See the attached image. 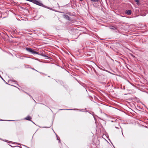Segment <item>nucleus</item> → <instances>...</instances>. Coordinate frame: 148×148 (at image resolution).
I'll return each instance as SVG.
<instances>
[{
  "mask_svg": "<svg viewBox=\"0 0 148 148\" xmlns=\"http://www.w3.org/2000/svg\"><path fill=\"white\" fill-rule=\"evenodd\" d=\"M26 50L27 51L30 52L33 54H40V53L39 52L34 50L33 49L31 48L27 47L26 48Z\"/></svg>",
  "mask_w": 148,
  "mask_h": 148,
  "instance_id": "nucleus-1",
  "label": "nucleus"
},
{
  "mask_svg": "<svg viewBox=\"0 0 148 148\" xmlns=\"http://www.w3.org/2000/svg\"><path fill=\"white\" fill-rule=\"evenodd\" d=\"M28 1L32 2L33 3L40 6H42L43 5V4L36 0H28Z\"/></svg>",
  "mask_w": 148,
  "mask_h": 148,
  "instance_id": "nucleus-2",
  "label": "nucleus"
},
{
  "mask_svg": "<svg viewBox=\"0 0 148 148\" xmlns=\"http://www.w3.org/2000/svg\"><path fill=\"white\" fill-rule=\"evenodd\" d=\"M63 16L66 19L68 20H70V17L68 15L66 14H64L63 15Z\"/></svg>",
  "mask_w": 148,
  "mask_h": 148,
  "instance_id": "nucleus-3",
  "label": "nucleus"
},
{
  "mask_svg": "<svg viewBox=\"0 0 148 148\" xmlns=\"http://www.w3.org/2000/svg\"><path fill=\"white\" fill-rule=\"evenodd\" d=\"M24 119L27 120H31L32 119V118L30 116L28 115L27 117L25 118Z\"/></svg>",
  "mask_w": 148,
  "mask_h": 148,
  "instance_id": "nucleus-4",
  "label": "nucleus"
},
{
  "mask_svg": "<svg viewBox=\"0 0 148 148\" xmlns=\"http://www.w3.org/2000/svg\"><path fill=\"white\" fill-rule=\"evenodd\" d=\"M126 13L128 15H130L132 13V11L130 10H128L127 11Z\"/></svg>",
  "mask_w": 148,
  "mask_h": 148,
  "instance_id": "nucleus-5",
  "label": "nucleus"
},
{
  "mask_svg": "<svg viewBox=\"0 0 148 148\" xmlns=\"http://www.w3.org/2000/svg\"><path fill=\"white\" fill-rule=\"evenodd\" d=\"M39 55H40L41 56H42L45 57H48L45 54H44L43 53H41V54L40 53Z\"/></svg>",
  "mask_w": 148,
  "mask_h": 148,
  "instance_id": "nucleus-6",
  "label": "nucleus"
},
{
  "mask_svg": "<svg viewBox=\"0 0 148 148\" xmlns=\"http://www.w3.org/2000/svg\"><path fill=\"white\" fill-rule=\"evenodd\" d=\"M26 66H29L28 67L29 68H31V69H32L33 70H35L36 71H37L36 70H35V69L34 68H32L31 66H30L29 65H27Z\"/></svg>",
  "mask_w": 148,
  "mask_h": 148,
  "instance_id": "nucleus-7",
  "label": "nucleus"
},
{
  "mask_svg": "<svg viewBox=\"0 0 148 148\" xmlns=\"http://www.w3.org/2000/svg\"><path fill=\"white\" fill-rule=\"evenodd\" d=\"M90 1L93 2H98L99 1V0H90Z\"/></svg>",
  "mask_w": 148,
  "mask_h": 148,
  "instance_id": "nucleus-8",
  "label": "nucleus"
},
{
  "mask_svg": "<svg viewBox=\"0 0 148 148\" xmlns=\"http://www.w3.org/2000/svg\"><path fill=\"white\" fill-rule=\"evenodd\" d=\"M56 136L58 140H59V141L60 142V139L58 137V136L56 134Z\"/></svg>",
  "mask_w": 148,
  "mask_h": 148,
  "instance_id": "nucleus-9",
  "label": "nucleus"
},
{
  "mask_svg": "<svg viewBox=\"0 0 148 148\" xmlns=\"http://www.w3.org/2000/svg\"><path fill=\"white\" fill-rule=\"evenodd\" d=\"M135 1L137 3V4H138V3H139V1L138 0H135Z\"/></svg>",
  "mask_w": 148,
  "mask_h": 148,
  "instance_id": "nucleus-10",
  "label": "nucleus"
},
{
  "mask_svg": "<svg viewBox=\"0 0 148 148\" xmlns=\"http://www.w3.org/2000/svg\"><path fill=\"white\" fill-rule=\"evenodd\" d=\"M131 55L132 56L133 58H135V56H134L133 54H131Z\"/></svg>",
  "mask_w": 148,
  "mask_h": 148,
  "instance_id": "nucleus-11",
  "label": "nucleus"
},
{
  "mask_svg": "<svg viewBox=\"0 0 148 148\" xmlns=\"http://www.w3.org/2000/svg\"><path fill=\"white\" fill-rule=\"evenodd\" d=\"M45 7L46 8H48V9H51L50 8H49V7H46V6H45Z\"/></svg>",
  "mask_w": 148,
  "mask_h": 148,
  "instance_id": "nucleus-12",
  "label": "nucleus"
},
{
  "mask_svg": "<svg viewBox=\"0 0 148 148\" xmlns=\"http://www.w3.org/2000/svg\"><path fill=\"white\" fill-rule=\"evenodd\" d=\"M27 65H26V66L27 67V68H28V67H29V66H26Z\"/></svg>",
  "mask_w": 148,
  "mask_h": 148,
  "instance_id": "nucleus-13",
  "label": "nucleus"
},
{
  "mask_svg": "<svg viewBox=\"0 0 148 148\" xmlns=\"http://www.w3.org/2000/svg\"><path fill=\"white\" fill-rule=\"evenodd\" d=\"M83 0H79V1H82Z\"/></svg>",
  "mask_w": 148,
  "mask_h": 148,
  "instance_id": "nucleus-14",
  "label": "nucleus"
},
{
  "mask_svg": "<svg viewBox=\"0 0 148 148\" xmlns=\"http://www.w3.org/2000/svg\"><path fill=\"white\" fill-rule=\"evenodd\" d=\"M50 127V126L49 127Z\"/></svg>",
  "mask_w": 148,
  "mask_h": 148,
  "instance_id": "nucleus-15",
  "label": "nucleus"
},
{
  "mask_svg": "<svg viewBox=\"0 0 148 148\" xmlns=\"http://www.w3.org/2000/svg\"><path fill=\"white\" fill-rule=\"evenodd\" d=\"M0 120H2V119H0Z\"/></svg>",
  "mask_w": 148,
  "mask_h": 148,
  "instance_id": "nucleus-16",
  "label": "nucleus"
},
{
  "mask_svg": "<svg viewBox=\"0 0 148 148\" xmlns=\"http://www.w3.org/2000/svg\"><path fill=\"white\" fill-rule=\"evenodd\" d=\"M111 121L112 122H113V121Z\"/></svg>",
  "mask_w": 148,
  "mask_h": 148,
  "instance_id": "nucleus-17",
  "label": "nucleus"
},
{
  "mask_svg": "<svg viewBox=\"0 0 148 148\" xmlns=\"http://www.w3.org/2000/svg\"><path fill=\"white\" fill-rule=\"evenodd\" d=\"M85 90H86V91H87L86 89V88H85Z\"/></svg>",
  "mask_w": 148,
  "mask_h": 148,
  "instance_id": "nucleus-18",
  "label": "nucleus"
},
{
  "mask_svg": "<svg viewBox=\"0 0 148 148\" xmlns=\"http://www.w3.org/2000/svg\"><path fill=\"white\" fill-rule=\"evenodd\" d=\"M12 85V86H14L12 85Z\"/></svg>",
  "mask_w": 148,
  "mask_h": 148,
  "instance_id": "nucleus-19",
  "label": "nucleus"
},
{
  "mask_svg": "<svg viewBox=\"0 0 148 148\" xmlns=\"http://www.w3.org/2000/svg\"><path fill=\"white\" fill-rule=\"evenodd\" d=\"M83 86L84 87H85L84 85V86Z\"/></svg>",
  "mask_w": 148,
  "mask_h": 148,
  "instance_id": "nucleus-20",
  "label": "nucleus"
},
{
  "mask_svg": "<svg viewBox=\"0 0 148 148\" xmlns=\"http://www.w3.org/2000/svg\"><path fill=\"white\" fill-rule=\"evenodd\" d=\"M120 120V119H119L118 120Z\"/></svg>",
  "mask_w": 148,
  "mask_h": 148,
  "instance_id": "nucleus-21",
  "label": "nucleus"
},
{
  "mask_svg": "<svg viewBox=\"0 0 148 148\" xmlns=\"http://www.w3.org/2000/svg\"><path fill=\"white\" fill-rule=\"evenodd\" d=\"M101 69L102 70H103V69Z\"/></svg>",
  "mask_w": 148,
  "mask_h": 148,
  "instance_id": "nucleus-22",
  "label": "nucleus"
},
{
  "mask_svg": "<svg viewBox=\"0 0 148 148\" xmlns=\"http://www.w3.org/2000/svg\"><path fill=\"white\" fill-rule=\"evenodd\" d=\"M117 120V119H116L115 120V121H116V120Z\"/></svg>",
  "mask_w": 148,
  "mask_h": 148,
  "instance_id": "nucleus-23",
  "label": "nucleus"
},
{
  "mask_svg": "<svg viewBox=\"0 0 148 148\" xmlns=\"http://www.w3.org/2000/svg\"><path fill=\"white\" fill-rule=\"evenodd\" d=\"M20 148H22L21 147H20Z\"/></svg>",
  "mask_w": 148,
  "mask_h": 148,
  "instance_id": "nucleus-24",
  "label": "nucleus"
}]
</instances>
